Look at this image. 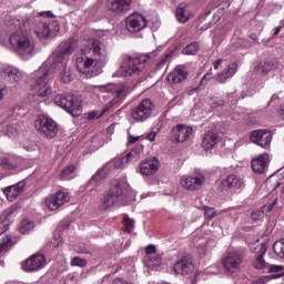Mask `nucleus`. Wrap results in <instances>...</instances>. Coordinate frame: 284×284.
<instances>
[{"label":"nucleus","mask_w":284,"mask_h":284,"mask_svg":"<svg viewBox=\"0 0 284 284\" xmlns=\"http://www.w3.org/2000/svg\"><path fill=\"white\" fill-rule=\"evenodd\" d=\"M9 41L11 47L22 59H30L34 57V41L30 40L23 32L18 31L10 36Z\"/></svg>","instance_id":"nucleus-4"},{"label":"nucleus","mask_w":284,"mask_h":284,"mask_svg":"<svg viewBox=\"0 0 284 284\" xmlns=\"http://www.w3.org/2000/svg\"><path fill=\"white\" fill-rule=\"evenodd\" d=\"M168 59H172V52L166 53L165 57H163L159 62H158V68H162V65H165L168 63Z\"/></svg>","instance_id":"nucleus-52"},{"label":"nucleus","mask_w":284,"mask_h":284,"mask_svg":"<svg viewBox=\"0 0 284 284\" xmlns=\"http://www.w3.org/2000/svg\"><path fill=\"white\" fill-rule=\"evenodd\" d=\"M209 104L211 105V108H213V110H216V108H221V106L225 105V100H223L221 98H212L209 101Z\"/></svg>","instance_id":"nucleus-47"},{"label":"nucleus","mask_w":284,"mask_h":284,"mask_svg":"<svg viewBox=\"0 0 284 284\" xmlns=\"http://www.w3.org/2000/svg\"><path fill=\"white\" fill-rule=\"evenodd\" d=\"M242 263H243V256L236 253L229 254L223 261V265L226 272H231L232 274H234V272H236V270L241 267Z\"/></svg>","instance_id":"nucleus-24"},{"label":"nucleus","mask_w":284,"mask_h":284,"mask_svg":"<svg viewBox=\"0 0 284 284\" xmlns=\"http://www.w3.org/2000/svg\"><path fill=\"white\" fill-rule=\"evenodd\" d=\"M32 79L36 84V97L40 99H48L52 94V71L47 70L45 67H40L39 70L34 71Z\"/></svg>","instance_id":"nucleus-3"},{"label":"nucleus","mask_w":284,"mask_h":284,"mask_svg":"<svg viewBox=\"0 0 284 284\" xmlns=\"http://www.w3.org/2000/svg\"><path fill=\"white\" fill-rule=\"evenodd\" d=\"M136 141H139V136H133V135L129 136V143H136Z\"/></svg>","instance_id":"nucleus-62"},{"label":"nucleus","mask_w":284,"mask_h":284,"mask_svg":"<svg viewBox=\"0 0 284 284\" xmlns=\"http://www.w3.org/2000/svg\"><path fill=\"white\" fill-rule=\"evenodd\" d=\"M123 196V189H121V184H115L102 199L100 204V210H108L112 207L114 203L119 202V197Z\"/></svg>","instance_id":"nucleus-14"},{"label":"nucleus","mask_w":284,"mask_h":284,"mask_svg":"<svg viewBox=\"0 0 284 284\" xmlns=\"http://www.w3.org/2000/svg\"><path fill=\"white\" fill-rule=\"evenodd\" d=\"M108 65V49L99 40H93L91 45H84L75 54V68L89 79L99 77Z\"/></svg>","instance_id":"nucleus-1"},{"label":"nucleus","mask_w":284,"mask_h":284,"mask_svg":"<svg viewBox=\"0 0 284 284\" xmlns=\"http://www.w3.org/2000/svg\"><path fill=\"white\" fill-rule=\"evenodd\" d=\"M37 132L44 139H54L59 132V125L47 114H40L34 121Z\"/></svg>","instance_id":"nucleus-6"},{"label":"nucleus","mask_w":284,"mask_h":284,"mask_svg":"<svg viewBox=\"0 0 284 284\" xmlns=\"http://www.w3.org/2000/svg\"><path fill=\"white\" fill-rule=\"evenodd\" d=\"M205 184V176L201 173H194L192 175H183L180 179V185L183 190H187L189 192H196V190H201Z\"/></svg>","instance_id":"nucleus-12"},{"label":"nucleus","mask_w":284,"mask_h":284,"mask_svg":"<svg viewBox=\"0 0 284 284\" xmlns=\"http://www.w3.org/2000/svg\"><path fill=\"white\" fill-rule=\"evenodd\" d=\"M280 114H281L282 119H284V105L280 109Z\"/></svg>","instance_id":"nucleus-64"},{"label":"nucleus","mask_w":284,"mask_h":284,"mask_svg":"<svg viewBox=\"0 0 284 284\" xmlns=\"http://www.w3.org/2000/svg\"><path fill=\"white\" fill-rule=\"evenodd\" d=\"M152 61V58L149 55H140L133 58L130 54L122 55V64L119 70L115 72V77H131V79H136L145 70L148 63Z\"/></svg>","instance_id":"nucleus-2"},{"label":"nucleus","mask_w":284,"mask_h":284,"mask_svg":"<svg viewBox=\"0 0 284 284\" xmlns=\"http://www.w3.org/2000/svg\"><path fill=\"white\" fill-rule=\"evenodd\" d=\"M6 232H8V229L0 222V236L1 234H6Z\"/></svg>","instance_id":"nucleus-61"},{"label":"nucleus","mask_w":284,"mask_h":284,"mask_svg":"<svg viewBox=\"0 0 284 284\" xmlns=\"http://www.w3.org/2000/svg\"><path fill=\"white\" fill-rule=\"evenodd\" d=\"M268 163H270V154L262 153L258 158L252 160L251 166L253 172H255V174H263Z\"/></svg>","instance_id":"nucleus-27"},{"label":"nucleus","mask_w":284,"mask_h":284,"mask_svg":"<svg viewBox=\"0 0 284 284\" xmlns=\"http://www.w3.org/2000/svg\"><path fill=\"white\" fill-rule=\"evenodd\" d=\"M32 230H34V222H32V221H30L28 219H24L21 222L20 232L22 234H29V232H32Z\"/></svg>","instance_id":"nucleus-40"},{"label":"nucleus","mask_w":284,"mask_h":284,"mask_svg":"<svg viewBox=\"0 0 284 284\" xmlns=\"http://www.w3.org/2000/svg\"><path fill=\"white\" fill-rule=\"evenodd\" d=\"M199 52V42H191L183 49V54H196Z\"/></svg>","instance_id":"nucleus-45"},{"label":"nucleus","mask_w":284,"mask_h":284,"mask_svg":"<svg viewBox=\"0 0 284 284\" xmlns=\"http://www.w3.org/2000/svg\"><path fill=\"white\" fill-rule=\"evenodd\" d=\"M163 258L161 254L155 253L154 255L145 256V264L148 267H161Z\"/></svg>","instance_id":"nucleus-37"},{"label":"nucleus","mask_w":284,"mask_h":284,"mask_svg":"<svg viewBox=\"0 0 284 284\" xmlns=\"http://www.w3.org/2000/svg\"><path fill=\"white\" fill-rule=\"evenodd\" d=\"M40 17H44V19H54V13L52 11H42L39 13Z\"/></svg>","instance_id":"nucleus-56"},{"label":"nucleus","mask_w":284,"mask_h":284,"mask_svg":"<svg viewBox=\"0 0 284 284\" xmlns=\"http://www.w3.org/2000/svg\"><path fill=\"white\" fill-rule=\"evenodd\" d=\"M128 165V162L125 160V156L121 158L120 160H115L114 162H108L104 168L95 173L94 176L89 181V185H93V187H98V185L101 184V181L110 174V170H112V166L115 170H123Z\"/></svg>","instance_id":"nucleus-10"},{"label":"nucleus","mask_w":284,"mask_h":284,"mask_svg":"<svg viewBox=\"0 0 284 284\" xmlns=\"http://www.w3.org/2000/svg\"><path fill=\"white\" fill-rule=\"evenodd\" d=\"M252 265L255 270H263V271H267V267H270V263L265 261V254L255 255V258L253 260Z\"/></svg>","instance_id":"nucleus-36"},{"label":"nucleus","mask_w":284,"mask_h":284,"mask_svg":"<svg viewBox=\"0 0 284 284\" xmlns=\"http://www.w3.org/2000/svg\"><path fill=\"white\" fill-rule=\"evenodd\" d=\"M211 79H214V75L212 72H207L201 80V85H207V81H211Z\"/></svg>","instance_id":"nucleus-53"},{"label":"nucleus","mask_w":284,"mask_h":284,"mask_svg":"<svg viewBox=\"0 0 284 284\" xmlns=\"http://www.w3.org/2000/svg\"><path fill=\"white\" fill-rule=\"evenodd\" d=\"M70 265L71 267H85V265H88V260L80 256H74L71 260Z\"/></svg>","instance_id":"nucleus-44"},{"label":"nucleus","mask_w":284,"mask_h":284,"mask_svg":"<svg viewBox=\"0 0 284 284\" xmlns=\"http://www.w3.org/2000/svg\"><path fill=\"white\" fill-rule=\"evenodd\" d=\"M251 216L254 221H261V219H263V212L262 211H253Z\"/></svg>","instance_id":"nucleus-55"},{"label":"nucleus","mask_w":284,"mask_h":284,"mask_svg":"<svg viewBox=\"0 0 284 284\" xmlns=\"http://www.w3.org/2000/svg\"><path fill=\"white\" fill-rule=\"evenodd\" d=\"M220 141L219 134L214 131H209L202 139V148L204 150H212Z\"/></svg>","instance_id":"nucleus-30"},{"label":"nucleus","mask_w":284,"mask_h":284,"mask_svg":"<svg viewBox=\"0 0 284 284\" xmlns=\"http://www.w3.org/2000/svg\"><path fill=\"white\" fill-rule=\"evenodd\" d=\"M171 132V139L174 143H185L192 136L193 129L184 124H178L172 128Z\"/></svg>","instance_id":"nucleus-17"},{"label":"nucleus","mask_w":284,"mask_h":284,"mask_svg":"<svg viewBox=\"0 0 284 284\" xmlns=\"http://www.w3.org/2000/svg\"><path fill=\"white\" fill-rule=\"evenodd\" d=\"M141 159V149L136 148L131 150L125 156L124 161L129 163V161H139Z\"/></svg>","instance_id":"nucleus-41"},{"label":"nucleus","mask_w":284,"mask_h":284,"mask_svg":"<svg viewBox=\"0 0 284 284\" xmlns=\"http://www.w3.org/2000/svg\"><path fill=\"white\" fill-rule=\"evenodd\" d=\"M143 28H148V19L139 13H133L126 18V30L129 32H141Z\"/></svg>","instance_id":"nucleus-16"},{"label":"nucleus","mask_w":284,"mask_h":284,"mask_svg":"<svg viewBox=\"0 0 284 284\" xmlns=\"http://www.w3.org/2000/svg\"><path fill=\"white\" fill-rule=\"evenodd\" d=\"M77 48H79V42L77 41V39L69 38L68 40L62 42L60 51L63 52V54L68 55L72 54V52H74Z\"/></svg>","instance_id":"nucleus-34"},{"label":"nucleus","mask_w":284,"mask_h":284,"mask_svg":"<svg viewBox=\"0 0 284 284\" xmlns=\"http://www.w3.org/2000/svg\"><path fill=\"white\" fill-rule=\"evenodd\" d=\"M250 250L253 254H256V256H258V254H267V246L263 243L255 242L250 245Z\"/></svg>","instance_id":"nucleus-39"},{"label":"nucleus","mask_w":284,"mask_h":284,"mask_svg":"<svg viewBox=\"0 0 284 284\" xmlns=\"http://www.w3.org/2000/svg\"><path fill=\"white\" fill-rule=\"evenodd\" d=\"M60 81L62 83H72L74 80V74H72V71L70 70L68 64L62 65V70L60 71Z\"/></svg>","instance_id":"nucleus-35"},{"label":"nucleus","mask_w":284,"mask_h":284,"mask_svg":"<svg viewBox=\"0 0 284 284\" xmlns=\"http://www.w3.org/2000/svg\"><path fill=\"white\" fill-rule=\"evenodd\" d=\"M185 79H187V73L183 67H176L166 77V80L170 83H183V81H185Z\"/></svg>","instance_id":"nucleus-29"},{"label":"nucleus","mask_w":284,"mask_h":284,"mask_svg":"<svg viewBox=\"0 0 284 284\" xmlns=\"http://www.w3.org/2000/svg\"><path fill=\"white\" fill-rule=\"evenodd\" d=\"M224 60L223 59H217L214 63H213V69L214 70H219V68H221V65H223Z\"/></svg>","instance_id":"nucleus-58"},{"label":"nucleus","mask_w":284,"mask_h":284,"mask_svg":"<svg viewBox=\"0 0 284 284\" xmlns=\"http://www.w3.org/2000/svg\"><path fill=\"white\" fill-rule=\"evenodd\" d=\"M19 214V206L12 205L7 209L0 216V223L4 225L7 230H9L10 225L14 223V219Z\"/></svg>","instance_id":"nucleus-26"},{"label":"nucleus","mask_w":284,"mask_h":284,"mask_svg":"<svg viewBox=\"0 0 284 284\" xmlns=\"http://www.w3.org/2000/svg\"><path fill=\"white\" fill-rule=\"evenodd\" d=\"M14 243H17V239L10 235L2 237L0 241V254L1 252H6L7 250H10V247H12Z\"/></svg>","instance_id":"nucleus-38"},{"label":"nucleus","mask_w":284,"mask_h":284,"mask_svg":"<svg viewBox=\"0 0 284 284\" xmlns=\"http://www.w3.org/2000/svg\"><path fill=\"white\" fill-rule=\"evenodd\" d=\"M172 271L174 272V274L187 276L192 274V272H194V260L192 258V255H184L183 253H178L172 257Z\"/></svg>","instance_id":"nucleus-8"},{"label":"nucleus","mask_w":284,"mask_h":284,"mask_svg":"<svg viewBox=\"0 0 284 284\" xmlns=\"http://www.w3.org/2000/svg\"><path fill=\"white\" fill-rule=\"evenodd\" d=\"M236 72H239V64L236 62H233L229 64L226 69L217 73L215 75V80L217 81V83H225L227 79H232V77H234Z\"/></svg>","instance_id":"nucleus-28"},{"label":"nucleus","mask_w":284,"mask_h":284,"mask_svg":"<svg viewBox=\"0 0 284 284\" xmlns=\"http://www.w3.org/2000/svg\"><path fill=\"white\" fill-rule=\"evenodd\" d=\"M0 166L3 170H16L19 166V158L14 155L0 156Z\"/></svg>","instance_id":"nucleus-31"},{"label":"nucleus","mask_w":284,"mask_h":284,"mask_svg":"<svg viewBox=\"0 0 284 284\" xmlns=\"http://www.w3.org/2000/svg\"><path fill=\"white\" fill-rule=\"evenodd\" d=\"M0 77L8 83H19L21 81V72L19 69L8 65V64H0Z\"/></svg>","instance_id":"nucleus-21"},{"label":"nucleus","mask_w":284,"mask_h":284,"mask_svg":"<svg viewBox=\"0 0 284 284\" xmlns=\"http://www.w3.org/2000/svg\"><path fill=\"white\" fill-rule=\"evenodd\" d=\"M284 267L283 265H271L268 264V267L266 268L267 274L276 273V272H283Z\"/></svg>","instance_id":"nucleus-49"},{"label":"nucleus","mask_w":284,"mask_h":284,"mask_svg":"<svg viewBox=\"0 0 284 284\" xmlns=\"http://www.w3.org/2000/svg\"><path fill=\"white\" fill-rule=\"evenodd\" d=\"M61 243H63V241L61 240V236H55L54 241H53V247H60Z\"/></svg>","instance_id":"nucleus-59"},{"label":"nucleus","mask_w":284,"mask_h":284,"mask_svg":"<svg viewBox=\"0 0 284 284\" xmlns=\"http://www.w3.org/2000/svg\"><path fill=\"white\" fill-rule=\"evenodd\" d=\"M124 227L125 232H132L134 230V220L130 219L129 215L124 216Z\"/></svg>","instance_id":"nucleus-48"},{"label":"nucleus","mask_w":284,"mask_h":284,"mask_svg":"<svg viewBox=\"0 0 284 284\" xmlns=\"http://www.w3.org/2000/svg\"><path fill=\"white\" fill-rule=\"evenodd\" d=\"M156 139V132H151L146 135L148 141H154Z\"/></svg>","instance_id":"nucleus-60"},{"label":"nucleus","mask_w":284,"mask_h":284,"mask_svg":"<svg viewBox=\"0 0 284 284\" xmlns=\"http://www.w3.org/2000/svg\"><path fill=\"white\" fill-rule=\"evenodd\" d=\"M251 141L260 148H270L272 143V132L270 130H255L251 133Z\"/></svg>","instance_id":"nucleus-19"},{"label":"nucleus","mask_w":284,"mask_h":284,"mask_svg":"<svg viewBox=\"0 0 284 284\" xmlns=\"http://www.w3.org/2000/svg\"><path fill=\"white\" fill-rule=\"evenodd\" d=\"M59 30H61L59 22L53 20L51 22H39L34 28V33L39 39H48V37L52 39L59 34Z\"/></svg>","instance_id":"nucleus-11"},{"label":"nucleus","mask_w":284,"mask_h":284,"mask_svg":"<svg viewBox=\"0 0 284 284\" xmlns=\"http://www.w3.org/2000/svg\"><path fill=\"white\" fill-rule=\"evenodd\" d=\"M135 194H134V192L133 191H130L129 192V196H125V201H126V203H132V201H135Z\"/></svg>","instance_id":"nucleus-57"},{"label":"nucleus","mask_w":284,"mask_h":284,"mask_svg":"<svg viewBox=\"0 0 284 284\" xmlns=\"http://www.w3.org/2000/svg\"><path fill=\"white\" fill-rule=\"evenodd\" d=\"M65 53L63 51H55L52 55L41 65V68H45L51 72V75L54 77V68H57V63H61L62 67L65 65Z\"/></svg>","instance_id":"nucleus-22"},{"label":"nucleus","mask_w":284,"mask_h":284,"mask_svg":"<svg viewBox=\"0 0 284 284\" xmlns=\"http://www.w3.org/2000/svg\"><path fill=\"white\" fill-rule=\"evenodd\" d=\"M256 70L264 77H267L270 72H276V70H278V62L275 60L266 61L263 64L256 67Z\"/></svg>","instance_id":"nucleus-32"},{"label":"nucleus","mask_w":284,"mask_h":284,"mask_svg":"<svg viewBox=\"0 0 284 284\" xmlns=\"http://www.w3.org/2000/svg\"><path fill=\"white\" fill-rule=\"evenodd\" d=\"M273 252L280 256V258H284V239L273 244Z\"/></svg>","instance_id":"nucleus-42"},{"label":"nucleus","mask_w":284,"mask_h":284,"mask_svg":"<svg viewBox=\"0 0 284 284\" xmlns=\"http://www.w3.org/2000/svg\"><path fill=\"white\" fill-rule=\"evenodd\" d=\"M74 170H75L74 165L65 166L62 170L61 178L65 179V176H70V174H72V172H74Z\"/></svg>","instance_id":"nucleus-50"},{"label":"nucleus","mask_w":284,"mask_h":284,"mask_svg":"<svg viewBox=\"0 0 284 284\" xmlns=\"http://www.w3.org/2000/svg\"><path fill=\"white\" fill-rule=\"evenodd\" d=\"M145 254L146 256H153L156 253V246H154L153 244H150L145 247Z\"/></svg>","instance_id":"nucleus-51"},{"label":"nucleus","mask_w":284,"mask_h":284,"mask_svg":"<svg viewBox=\"0 0 284 284\" xmlns=\"http://www.w3.org/2000/svg\"><path fill=\"white\" fill-rule=\"evenodd\" d=\"M54 103L62 110H65L71 116H79L81 114V102L79 98L73 94H58L54 98Z\"/></svg>","instance_id":"nucleus-7"},{"label":"nucleus","mask_w":284,"mask_h":284,"mask_svg":"<svg viewBox=\"0 0 284 284\" xmlns=\"http://www.w3.org/2000/svg\"><path fill=\"white\" fill-rule=\"evenodd\" d=\"M160 168L161 162H159V159L151 158L140 163L139 172L142 176H152L153 174H156V172H159Z\"/></svg>","instance_id":"nucleus-18"},{"label":"nucleus","mask_w":284,"mask_h":284,"mask_svg":"<svg viewBox=\"0 0 284 284\" xmlns=\"http://www.w3.org/2000/svg\"><path fill=\"white\" fill-rule=\"evenodd\" d=\"M43 267H45V255L43 254L31 255L22 264V270L24 272H38V270H43Z\"/></svg>","instance_id":"nucleus-15"},{"label":"nucleus","mask_w":284,"mask_h":284,"mask_svg":"<svg viewBox=\"0 0 284 284\" xmlns=\"http://www.w3.org/2000/svg\"><path fill=\"white\" fill-rule=\"evenodd\" d=\"M175 17L180 23H187L194 14L185 8V4H180L175 11Z\"/></svg>","instance_id":"nucleus-33"},{"label":"nucleus","mask_w":284,"mask_h":284,"mask_svg":"<svg viewBox=\"0 0 284 284\" xmlns=\"http://www.w3.org/2000/svg\"><path fill=\"white\" fill-rule=\"evenodd\" d=\"M281 30H282V27H276L275 31H274V36L278 34V32H281Z\"/></svg>","instance_id":"nucleus-63"},{"label":"nucleus","mask_w":284,"mask_h":284,"mask_svg":"<svg viewBox=\"0 0 284 284\" xmlns=\"http://www.w3.org/2000/svg\"><path fill=\"white\" fill-rule=\"evenodd\" d=\"M203 210H204V219H206V221H212V219H215V216L219 215V213L216 212V209L214 207L203 206Z\"/></svg>","instance_id":"nucleus-43"},{"label":"nucleus","mask_w":284,"mask_h":284,"mask_svg":"<svg viewBox=\"0 0 284 284\" xmlns=\"http://www.w3.org/2000/svg\"><path fill=\"white\" fill-rule=\"evenodd\" d=\"M152 112H154V103L150 99H144L131 110V118L136 123H143L152 116Z\"/></svg>","instance_id":"nucleus-9"},{"label":"nucleus","mask_w":284,"mask_h":284,"mask_svg":"<svg viewBox=\"0 0 284 284\" xmlns=\"http://www.w3.org/2000/svg\"><path fill=\"white\" fill-rule=\"evenodd\" d=\"M70 202V194L63 191H58L51 195H49L44 203L47 207L51 211L59 210L62 205Z\"/></svg>","instance_id":"nucleus-13"},{"label":"nucleus","mask_w":284,"mask_h":284,"mask_svg":"<svg viewBox=\"0 0 284 284\" xmlns=\"http://www.w3.org/2000/svg\"><path fill=\"white\" fill-rule=\"evenodd\" d=\"M91 143H92V150H99V148H101V145H103V144H101L99 142V138L98 136H93L91 139Z\"/></svg>","instance_id":"nucleus-54"},{"label":"nucleus","mask_w":284,"mask_h":284,"mask_svg":"<svg viewBox=\"0 0 284 284\" xmlns=\"http://www.w3.org/2000/svg\"><path fill=\"white\" fill-rule=\"evenodd\" d=\"M243 187H245V182L236 174H230L220 184L221 192L225 190H243Z\"/></svg>","instance_id":"nucleus-20"},{"label":"nucleus","mask_w":284,"mask_h":284,"mask_svg":"<svg viewBox=\"0 0 284 284\" xmlns=\"http://www.w3.org/2000/svg\"><path fill=\"white\" fill-rule=\"evenodd\" d=\"M106 8L115 14H123L132 8V0H108Z\"/></svg>","instance_id":"nucleus-23"},{"label":"nucleus","mask_w":284,"mask_h":284,"mask_svg":"<svg viewBox=\"0 0 284 284\" xmlns=\"http://www.w3.org/2000/svg\"><path fill=\"white\" fill-rule=\"evenodd\" d=\"M100 92H111L113 94V99L109 101L102 112L101 116L105 114V112H109V110H112L114 105H119L120 103H123V99L128 97V87L125 84L120 83V84H114V83H109V84H102L95 87Z\"/></svg>","instance_id":"nucleus-5"},{"label":"nucleus","mask_w":284,"mask_h":284,"mask_svg":"<svg viewBox=\"0 0 284 284\" xmlns=\"http://www.w3.org/2000/svg\"><path fill=\"white\" fill-rule=\"evenodd\" d=\"M3 132L7 136H17V134H19V130L16 124L6 125V130H3Z\"/></svg>","instance_id":"nucleus-46"},{"label":"nucleus","mask_w":284,"mask_h":284,"mask_svg":"<svg viewBox=\"0 0 284 284\" xmlns=\"http://www.w3.org/2000/svg\"><path fill=\"white\" fill-rule=\"evenodd\" d=\"M23 190H26V181H20L17 184L4 187L3 194L7 196L8 201L12 202L23 194Z\"/></svg>","instance_id":"nucleus-25"}]
</instances>
